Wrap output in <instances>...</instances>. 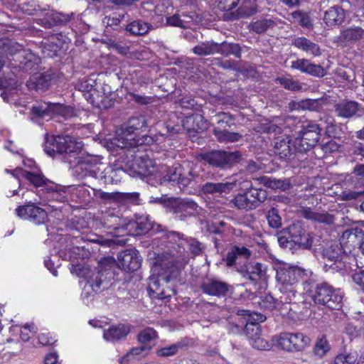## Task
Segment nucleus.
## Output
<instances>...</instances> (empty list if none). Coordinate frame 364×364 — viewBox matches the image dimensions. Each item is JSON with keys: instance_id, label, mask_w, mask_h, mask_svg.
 <instances>
[{"instance_id": "obj_1", "label": "nucleus", "mask_w": 364, "mask_h": 364, "mask_svg": "<svg viewBox=\"0 0 364 364\" xmlns=\"http://www.w3.org/2000/svg\"><path fill=\"white\" fill-rule=\"evenodd\" d=\"M152 274L148 279L147 291L151 299H166L176 294L172 280L177 276V270L169 262L155 263Z\"/></svg>"}, {"instance_id": "obj_2", "label": "nucleus", "mask_w": 364, "mask_h": 364, "mask_svg": "<svg viewBox=\"0 0 364 364\" xmlns=\"http://www.w3.org/2000/svg\"><path fill=\"white\" fill-rule=\"evenodd\" d=\"M307 276V271L297 266L282 264L277 269L276 279L279 283V291L283 296L281 300L285 303H291L295 298L296 284Z\"/></svg>"}, {"instance_id": "obj_3", "label": "nucleus", "mask_w": 364, "mask_h": 364, "mask_svg": "<svg viewBox=\"0 0 364 364\" xmlns=\"http://www.w3.org/2000/svg\"><path fill=\"white\" fill-rule=\"evenodd\" d=\"M196 177L198 174L194 171L193 164L190 162H185L183 164H175L170 167L160 166L159 180L161 183H172L173 185H177L180 189H183Z\"/></svg>"}, {"instance_id": "obj_4", "label": "nucleus", "mask_w": 364, "mask_h": 364, "mask_svg": "<svg viewBox=\"0 0 364 364\" xmlns=\"http://www.w3.org/2000/svg\"><path fill=\"white\" fill-rule=\"evenodd\" d=\"M81 141L66 135L47 138L44 144L45 151L49 156H54L55 153L77 154L82 148Z\"/></svg>"}, {"instance_id": "obj_5", "label": "nucleus", "mask_w": 364, "mask_h": 364, "mask_svg": "<svg viewBox=\"0 0 364 364\" xmlns=\"http://www.w3.org/2000/svg\"><path fill=\"white\" fill-rule=\"evenodd\" d=\"M23 12L28 15H38L42 14L43 17L38 18V23L44 28H50L58 24L65 23L69 21L68 16L58 13L53 10L41 8L35 2L25 4L22 8Z\"/></svg>"}, {"instance_id": "obj_6", "label": "nucleus", "mask_w": 364, "mask_h": 364, "mask_svg": "<svg viewBox=\"0 0 364 364\" xmlns=\"http://www.w3.org/2000/svg\"><path fill=\"white\" fill-rule=\"evenodd\" d=\"M321 131V128L316 123L309 122L304 124L293 142L294 150L304 152L314 147L318 141Z\"/></svg>"}, {"instance_id": "obj_7", "label": "nucleus", "mask_w": 364, "mask_h": 364, "mask_svg": "<svg viewBox=\"0 0 364 364\" xmlns=\"http://www.w3.org/2000/svg\"><path fill=\"white\" fill-rule=\"evenodd\" d=\"M311 297L315 304L326 306L331 309H338L343 299L340 291L326 283L318 284Z\"/></svg>"}, {"instance_id": "obj_8", "label": "nucleus", "mask_w": 364, "mask_h": 364, "mask_svg": "<svg viewBox=\"0 0 364 364\" xmlns=\"http://www.w3.org/2000/svg\"><path fill=\"white\" fill-rule=\"evenodd\" d=\"M309 337L301 333H281L272 337V342L279 348L288 352L304 350L310 343Z\"/></svg>"}, {"instance_id": "obj_9", "label": "nucleus", "mask_w": 364, "mask_h": 364, "mask_svg": "<svg viewBox=\"0 0 364 364\" xmlns=\"http://www.w3.org/2000/svg\"><path fill=\"white\" fill-rule=\"evenodd\" d=\"M75 173L80 178L90 176L97 178L102 166H104L103 164L100 163V158L98 156L90 154H82L75 157Z\"/></svg>"}, {"instance_id": "obj_10", "label": "nucleus", "mask_w": 364, "mask_h": 364, "mask_svg": "<svg viewBox=\"0 0 364 364\" xmlns=\"http://www.w3.org/2000/svg\"><path fill=\"white\" fill-rule=\"evenodd\" d=\"M168 213H172L176 219L185 220L195 214L198 208V204L191 199L173 198L165 201Z\"/></svg>"}, {"instance_id": "obj_11", "label": "nucleus", "mask_w": 364, "mask_h": 364, "mask_svg": "<svg viewBox=\"0 0 364 364\" xmlns=\"http://www.w3.org/2000/svg\"><path fill=\"white\" fill-rule=\"evenodd\" d=\"M240 156L238 151H213L203 154L202 159L213 166L226 168L238 163Z\"/></svg>"}, {"instance_id": "obj_12", "label": "nucleus", "mask_w": 364, "mask_h": 364, "mask_svg": "<svg viewBox=\"0 0 364 364\" xmlns=\"http://www.w3.org/2000/svg\"><path fill=\"white\" fill-rule=\"evenodd\" d=\"M15 213L20 218L28 220L36 225L46 223L48 218L47 212L31 202L18 206L15 210Z\"/></svg>"}, {"instance_id": "obj_13", "label": "nucleus", "mask_w": 364, "mask_h": 364, "mask_svg": "<svg viewBox=\"0 0 364 364\" xmlns=\"http://www.w3.org/2000/svg\"><path fill=\"white\" fill-rule=\"evenodd\" d=\"M339 242L347 255L355 248L360 249L363 252L364 232L357 228L348 229L343 232Z\"/></svg>"}, {"instance_id": "obj_14", "label": "nucleus", "mask_w": 364, "mask_h": 364, "mask_svg": "<svg viewBox=\"0 0 364 364\" xmlns=\"http://www.w3.org/2000/svg\"><path fill=\"white\" fill-rule=\"evenodd\" d=\"M323 257L326 259L330 264L326 263V266L336 269H341L342 260L346 259L348 256L339 242L334 241L323 250Z\"/></svg>"}, {"instance_id": "obj_15", "label": "nucleus", "mask_w": 364, "mask_h": 364, "mask_svg": "<svg viewBox=\"0 0 364 364\" xmlns=\"http://www.w3.org/2000/svg\"><path fill=\"white\" fill-rule=\"evenodd\" d=\"M5 171L11 173L18 181L21 178H24L34 186L43 187V191H46L47 185L51 183V181L47 179L39 171H26L21 168H16L13 171L6 169Z\"/></svg>"}, {"instance_id": "obj_16", "label": "nucleus", "mask_w": 364, "mask_h": 364, "mask_svg": "<svg viewBox=\"0 0 364 364\" xmlns=\"http://www.w3.org/2000/svg\"><path fill=\"white\" fill-rule=\"evenodd\" d=\"M118 266L125 272H134L141 267V258L135 249L120 252L117 256Z\"/></svg>"}, {"instance_id": "obj_17", "label": "nucleus", "mask_w": 364, "mask_h": 364, "mask_svg": "<svg viewBox=\"0 0 364 364\" xmlns=\"http://www.w3.org/2000/svg\"><path fill=\"white\" fill-rule=\"evenodd\" d=\"M133 171L141 177L154 176L159 179L160 166L156 167L155 161L149 157H137L132 166Z\"/></svg>"}, {"instance_id": "obj_18", "label": "nucleus", "mask_w": 364, "mask_h": 364, "mask_svg": "<svg viewBox=\"0 0 364 364\" xmlns=\"http://www.w3.org/2000/svg\"><path fill=\"white\" fill-rule=\"evenodd\" d=\"M229 285L216 278H206L200 284L203 293L213 296H224L229 291Z\"/></svg>"}, {"instance_id": "obj_19", "label": "nucleus", "mask_w": 364, "mask_h": 364, "mask_svg": "<svg viewBox=\"0 0 364 364\" xmlns=\"http://www.w3.org/2000/svg\"><path fill=\"white\" fill-rule=\"evenodd\" d=\"M136 132L128 128L122 129L114 139L113 144L121 149L134 147L142 144L144 141L138 137Z\"/></svg>"}, {"instance_id": "obj_20", "label": "nucleus", "mask_w": 364, "mask_h": 364, "mask_svg": "<svg viewBox=\"0 0 364 364\" xmlns=\"http://www.w3.org/2000/svg\"><path fill=\"white\" fill-rule=\"evenodd\" d=\"M122 228L130 235H141L153 228V222L149 215H143L137 216L134 221L128 222Z\"/></svg>"}, {"instance_id": "obj_21", "label": "nucleus", "mask_w": 364, "mask_h": 364, "mask_svg": "<svg viewBox=\"0 0 364 364\" xmlns=\"http://www.w3.org/2000/svg\"><path fill=\"white\" fill-rule=\"evenodd\" d=\"M346 186L341 193L340 197L343 200H351L357 199L364 195L363 183L358 178L350 177L344 182Z\"/></svg>"}, {"instance_id": "obj_22", "label": "nucleus", "mask_w": 364, "mask_h": 364, "mask_svg": "<svg viewBox=\"0 0 364 364\" xmlns=\"http://www.w3.org/2000/svg\"><path fill=\"white\" fill-rule=\"evenodd\" d=\"M238 272L243 277L257 282L265 278L267 268L261 263L251 262L238 268Z\"/></svg>"}, {"instance_id": "obj_23", "label": "nucleus", "mask_w": 364, "mask_h": 364, "mask_svg": "<svg viewBox=\"0 0 364 364\" xmlns=\"http://www.w3.org/2000/svg\"><path fill=\"white\" fill-rule=\"evenodd\" d=\"M364 36V28L361 26L352 25L343 28L339 36H338V41L344 46H351L360 40Z\"/></svg>"}, {"instance_id": "obj_24", "label": "nucleus", "mask_w": 364, "mask_h": 364, "mask_svg": "<svg viewBox=\"0 0 364 364\" xmlns=\"http://www.w3.org/2000/svg\"><path fill=\"white\" fill-rule=\"evenodd\" d=\"M53 80L52 73H35L29 77L26 86L29 90H46L52 85Z\"/></svg>"}, {"instance_id": "obj_25", "label": "nucleus", "mask_w": 364, "mask_h": 364, "mask_svg": "<svg viewBox=\"0 0 364 364\" xmlns=\"http://www.w3.org/2000/svg\"><path fill=\"white\" fill-rule=\"evenodd\" d=\"M336 114L343 118L360 116L363 110L359 104L355 101H343L335 105Z\"/></svg>"}, {"instance_id": "obj_26", "label": "nucleus", "mask_w": 364, "mask_h": 364, "mask_svg": "<svg viewBox=\"0 0 364 364\" xmlns=\"http://www.w3.org/2000/svg\"><path fill=\"white\" fill-rule=\"evenodd\" d=\"M130 332V327L128 325L119 323L112 325L103 332V338L108 342L114 343L124 339Z\"/></svg>"}, {"instance_id": "obj_27", "label": "nucleus", "mask_w": 364, "mask_h": 364, "mask_svg": "<svg viewBox=\"0 0 364 364\" xmlns=\"http://www.w3.org/2000/svg\"><path fill=\"white\" fill-rule=\"evenodd\" d=\"M74 191H77L78 190L76 188L63 187L51 181L50 183L47 185V188L45 191L48 194V198L50 200L65 202L68 200L69 194Z\"/></svg>"}, {"instance_id": "obj_28", "label": "nucleus", "mask_w": 364, "mask_h": 364, "mask_svg": "<svg viewBox=\"0 0 364 364\" xmlns=\"http://www.w3.org/2000/svg\"><path fill=\"white\" fill-rule=\"evenodd\" d=\"M237 179L233 178L230 181L221 183H205L201 188L205 194H216L221 195L223 193H229L236 186Z\"/></svg>"}, {"instance_id": "obj_29", "label": "nucleus", "mask_w": 364, "mask_h": 364, "mask_svg": "<svg viewBox=\"0 0 364 364\" xmlns=\"http://www.w3.org/2000/svg\"><path fill=\"white\" fill-rule=\"evenodd\" d=\"M60 110L61 114L65 118L71 117L73 115V109L71 107H50L48 105L44 103L32 107V114L36 118H43L46 116H50L54 109Z\"/></svg>"}, {"instance_id": "obj_30", "label": "nucleus", "mask_w": 364, "mask_h": 364, "mask_svg": "<svg viewBox=\"0 0 364 364\" xmlns=\"http://www.w3.org/2000/svg\"><path fill=\"white\" fill-rule=\"evenodd\" d=\"M293 46L312 57L320 56L322 53L320 46L305 37H297L292 42Z\"/></svg>"}, {"instance_id": "obj_31", "label": "nucleus", "mask_w": 364, "mask_h": 364, "mask_svg": "<svg viewBox=\"0 0 364 364\" xmlns=\"http://www.w3.org/2000/svg\"><path fill=\"white\" fill-rule=\"evenodd\" d=\"M100 171V175L97 178H100L105 183H117L120 182L122 179L124 171L120 168H114L112 166H106L104 164Z\"/></svg>"}, {"instance_id": "obj_32", "label": "nucleus", "mask_w": 364, "mask_h": 364, "mask_svg": "<svg viewBox=\"0 0 364 364\" xmlns=\"http://www.w3.org/2000/svg\"><path fill=\"white\" fill-rule=\"evenodd\" d=\"M251 255V250L245 246L234 245L228 252L224 260L228 267H232L237 264V259H248Z\"/></svg>"}, {"instance_id": "obj_33", "label": "nucleus", "mask_w": 364, "mask_h": 364, "mask_svg": "<svg viewBox=\"0 0 364 364\" xmlns=\"http://www.w3.org/2000/svg\"><path fill=\"white\" fill-rule=\"evenodd\" d=\"M346 18V12L339 6L331 7L325 12L324 21L328 26L341 25Z\"/></svg>"}, {"instance_id": "obj_34", "label": "nucleus", "mask_w": 364, "mask_h": 364, "mask_svg": "<svg viewBox=\"0 0 364 364\" xmlns=\"http://www.w3.org/2000/svg\"><path fill=\"white\" fill-rule=\"evenodd\" d=\"M301 212V215L307 220H311L315 222L328 225L332 224L333 223V215L325 211L314 210L311 208H303Z\"/></svg>"}, {"instance_id": "obj_35", "label": "nucleus", "mask_w": 364, "mask_h": 364, "mask_svg": "<svg viewBox=\"0 0 364 364\" xmlns=\"http://www.w3.org/2000/svg\"><path fill=\"white\" fill-rule=\"evenodd\" d=\"M168 237L176 241V238L180 242L178 245L182 246L183 249H188L194 255H198L201 251V244L193 240L183 237V235L176 232L169 233Z\"/></svg>"}, {"instance_id": "obj_36", "label": "nucleus", "mask_w": 364, "mask_h": 364, "mask_svg": "<svg viewBox=\"0 0 364 364\" xmlns=\"http://www.w3.org/2000/svg\"><path fill=\"white\" fill-rule=\"evenodd\" d=\"M150 348L145 346L135 347L131 349L125 355L121 358L120 363L127 364L129 362H135L145 356L149 351Z\"/></svg>"}, {"instance_id": "obj_37", "label": "nucleus", "mask_w": 364, "mask_h": 364, "mask_svg": "<svg viewBox=\"0 0 364 364\" xmlns=\"http://www.w3.org/2000/svg\"><path fill=\"white\" fill-rule=\"evenodd\" d=\"M153 26L141 20L134 21L126 26L127 31L134 36H143L146 34Z\"/></svg>"}, {"instance_id": "obj_38", "label": "nucleus", "mask_w": 364, "mask_h": 364, "mask_svg": "<svg viewBox=\"0 0 364 364\" xmlns=\"http://www.w3.org/2000/svg\"><path fill=\"white\" fill-rule=\"evenodd\" d=\"M290 139L288 136L277 139L274 144V153L279 156L281 159H286L289 156L292 152L290 146Z\"/></svg>"}, {"instance_id": "obj_39", "label": "nucleus", "mask_w": 364, "mask_h": 364, "mask_svg": "<svg viewBox=\"0 0 364 364\" xmlns=\"http://www.w3.org/2000/svg\"><path fill=\"white\" fill-rule=\"evenodd\" d=\"M213 132L220 142H236L242 137L239 133L228 132L227 129H222L221 127H215Z\"/></svg>"}, {"instance_id": "obj_40", "label": "nucleus", "mask_w": 364, "mask_h": 364, "mask_svg": "<svg viewBox=\"0 0 364 364\" xmlns=\"http://www.w3.org/2000/svg\"><path fill=\"white\" fill-rule=\"evenodd\" d=\"M254 180L259 182V183L272 189L286 190L289 187V183L285 181L277 180L276 178L268 176L255 178Z\"/></svg>"}, {"instance_id": "obj_41", "label": "nucleus", "mask_w": 364, "mask_h": 364, "mask_svg": "<svg viewBox=\"0 0 364 364\" xmlns=\"http://www.w3.org/2000/svg\"><path fill=\"white\" fill-rule=\"evenodd\" d=\"M296 232L294 228L290 230L291 241L304 249L310 248L313 243L310 235L301 230L297 231L299 235H295Z\"/></svg>"}, {"instance_id": "obj_42", "label": "nucleus", "mask_w": 364, "mask_h": 364, "mask_svg": "<svg viewBox=\"0 0 364 364\" xmlns=\"http://www.w3.org/2000/svg\"><path fill=\"white\" fill-rule=\"evenodd\" d=\"M217 53L224 56L234 55L236 58H240L241 50L238 44L223 43H217Z\"/></svg>"}, {"instance_id": "obj_43", "label": "nucleus", "mask_w": 364, "mask_h": 364, "mask_svg": "<svg viewBox=\"0 0 364 364\" xmlns=\"http://www.w3.org/2000/svg\"><path fill=\"white\" fill-rule=\"evenodd\" d=\"M232 204L238 209L253 210L255 206L249 197L247 191L244 193H239L232 200Z\"/></svg>"}, {"instance_id": "obj_44", "label": "nucleus", "mask_w": 364, "mask_h": 364, "mask_svg": "<svg viewBox=\"0 0 364 364\" xmlns=\"http://www.w3.org/2000/svg\"><path fill=\"white\" fill-rule=\"evenodd\" d=\"M186 124H191L192 125L191 127H188L189 129H193L196 132L203 131L207 128V122L204 119L203 117L201 114H196L193 115H191L186 117Z\"/></svg>"}, {"instance_id": "obj_45", "label": "nucleus", "mask_w": 364, "mask_h": 364, "mask_svg": "<svg viewBox=\"0 0 364 364\" xmlns=\"http://www.w3.org/2000/svg\"><path fill=\"white\" fill-rule=\"evenodd\" d=\"M217 43L213 42L202 43L193 48L195 54L198 55H208L217 53Z\"/></svg>"}, {"instance_id": "obj_46", "label": "nucleus", "mask_w": 364, "mask_h": 364, "mask_svg": "<svg viewBox=\"0 0 364 364\" xmlns=\"http://www.w3.org/2000/svg\"><path fill=\"white\" fill-rule=\"evenodd\" d=\"M247 192L255 208H257L267 197V192L262 188H251L247 190Z\"/></svg>"}, {"instance_id": "obj_47", "label": "nucleus", "mask_w": 364, "mask_h": 364, "mask_svg": "<svg viewBox=\"0 0 364 364\" xmlns=\"http://www.w3.org/2000/svg\"><path fill=\"white\" fill-rule=\"evenodd\" d=\"M247 322L245 325L244 332L249 338V340H251L254 337L260 335L261 333V326L260 323L257 322V320H246Z\"/></svg>"}, {"instance_id": "obj_48", "label": "nucleus", "mask_w": 364, "mask_h": 364, "mask_svg": "<svg viewBox=\"0 0 364 364\" xmlns=\"http://www.w3.org/2000/svg\"><path fill=\"white\" fill-rule=\"evenodd\" d=\"M157 336V332L153 328L147 327L138 333L137 340L141 344H146L156 339Z\"/></svg>"}, {"instance_id": "obj_49", "label": "nucleus", "mask_w": 364, "mask_h": 364, "mask_svg": "<svg viewBox=\"0 0 364 364\" xmlns=\"http://www.w3.org/2000/svg\"><path fill=\"white\" fill-rule=\"evenodd\" d=\"M250 345L255 349L259 350H269L274 344V343L267 341L264 338L258 335L250 340Z\"/></svg>"}, {"instance_id": "obj_50", "label": "nucleus", "mask_w": 364, "mask_h": 364, "mask_svg": "<svg viewBox=\"0 0 364 364\" xmlns=\"http://www.w3.org/2000/svg\"><path fill=\"white\" fill-rule=\"evenodd\" d=\"M276 81L285 89L291 91H299L302 89V85L298 80L288 77H278Z\"/></svg>"}, {"instance_id": "obj_51", "label": "nucleus", "mask_w": 364, "mask_h": 364, "mask_svg": "<svg viewBox=\"0 0 364 364\" xmlns=\"http://www.w3.org/2000/svg\"><path fill=\"white\" fill-rule=\"evenodd\" d=\"M183 346L182 342H177L171 346L159 348L156 351L158 356L168 357L175 355Z\"/></svg>"}, {"instance_id": "obj_52", "label": "nucleus", "mask_w": 364, "mask_h": 364, "mask_svg": "<svg viewBox=\"0 0 364 364\" xmlns=\"http://www.w3.org/2000/svg\"><path fill=\"white\" fill-rule=\"evenodd\" d=\"M298 106L302 109H308L310 111H318L321 108V102L320 100L306 99L299 102Z\"/></svg>"}, {"instance_id": "obj_53", "label": "nucleus", "mask_w": 364, "mask_h": 364, "mask_svg": "<svg viewBox=\"0 0 364 364\" xmlns=\"http://www.w3.org/2000/svg\"><path fill=\"white\" fill-rule=\"evenodd\" d=\"M274 23L271 19H262L251 24V29L256 33H261L272 27Z\"/></svg>"}, {"instance_id": "obj_54", "label": "nucleus", "mask_w": 364, "mask_h": 364, "mask_svg": "<svg viewBox=\"0 0 364 364\" xmlns=\"http://www.w3.org/2000/svg\"><path fill=\"white\" fill-rule=\"evenodd\" d=\"M330 350V346L324 336L318 338L314 348V353L323 357Z\"/></svg>"}, {"instance_id": "obj_55", "label": "nucleus", "mask_w": 364, "mask_h": 364, "mask_svg": "<svg viewBox=\"0 0 364 364\" xmlns=\"http://www.w3.org/2000/svg\"><path fill=\"white\" fill-rule=\"evenodd\" d=\"M146 127V121L142 116L132 117L129 120L127 128L139 133V130Z\"/></svg>"}, {"instance_id": "obj_56", "label": "nucleus", "mask_w": 364, "mask_h": 364, "mask_svg": "<svg viewBox=\"0 0 364 364\" xmlns=\"http://www.w3.org/2000/svg\"><path fill=\"white\" fill-rule=\"evenodd\" d=\"M215 119L218 124L216 127H221L222 129H227L233 124L232 116L228 113H219L215 116Z\"/></svg>"}, {"instance_id": "obj_57", "label": "nucleus", "mask_w": 364, "mask_h": 364, "mask_svg": "<svg viewBox=\"0 0 364 364\" xmlns=\"http://www.w3.org/2000/svg\"><path fill=\"white\" fill-rule=\"evenodd\" d=\"M306 65V70L305 72L306 74H309L314 77H318L324 76L326 72L321 65L312 63L309 60H307Z\"/></svg>"}, {"instance_id": "obj_58", "label": "nucleus", "mask_w": 364, "mask_h": 364, "mask_svg": "<svg viewBox=\"0 0 364 364\" xmlns=\"http://www.w3.org/2000/svg\"><path fill=\"white\" fill-rule=\"evenodd\" d=\"M306 65V70L305 72L306 74H309L314 77H318L324 76L326 72L321 65L312 63L309 60H307Z\"/></svg>"}, {"instance_id": "obj_59", "label": "nucleus", "mask_w": 364, "mask_h": 364, "mask_svg": "<svg viewBox=\"0 0 364 364\" xmlns=\"http://www.w3.org/2000/svg\"><path fill=\"white\" fill-rule=\"evenodd\" d=\"M294 21L304 27L309 28L311 26L309 16L301 11H294L291 14Z\"/></svg>"}, {"instance_id": "obj_60", "label": "nucleus", "mask_w": 364, "mask_h": 364, "mask_svg": "<svg viewBox=\"0 0 364 364\" xmlns=\"http://www.w3.org/2000/svg\"><path fill=\"white\" fill-rule=\"evenodd\" d=\"M357 357L356 353L339 354L335 358L333 364H353L355 362Z\"/></svg>"}, {"instance_id": "obj_61", "label": "nucleus", "mask_w": 364, "mask_h": 364, "mask_svg": "<svg viewBox=\"0 0 364 364\" xmlns=\"http://www.w3.org/2000/svg\"><path fill=\"white\" fill-rule=\"evenodd\" d=\"M122 18V16L117 14L105 16L103 19V23L107 30L109 28H113L114 30H117L118 27H119Z\"/></svg>"}, {"instance_id": "obj_62", "label": "nucleus", "mask_w": 364, "mask_h": 364, "mask_svg": "<svg viewBox=\"0 0 364 364\" xmlns=\"http://www.w3.org/2000/svg\"><path fill=\"white\" fill-rule=\"evenodd\" d=\"M267 219L270 227L277 228L281 226V218L278 214V211L275 208L269 210Z\"/></svg>"}, {"instance_id": "obj_63", "label": "nucleus", "mask_w": 364, "mask_h": 364, "mask_svg": "<svg viewBox=\"0 0 364 364\" xmlns=\"http://www.w3.org/2000/svg\"><path fill=\"white\" fill-rule=\"evenodd\" d=\"M240 0H215V5L221 11H230L234 9Z\"/></svg>"}, {"instance_id": "obj_64", "label": "nucleus", "mask_w": 364, "mask_h": 364, "mask_svg": "<svg viewBox=\"0 0 364 364\" xmlns=\"http://www.w3.org/2000/svg\"><path fill=\"white\" fill-rule=\"evenodd\" d=\"M20 337L23 341H28L31 334L36 333L35 326L33 323H27L23 326L20 327Z\"/></svg>"}]
</instances>
